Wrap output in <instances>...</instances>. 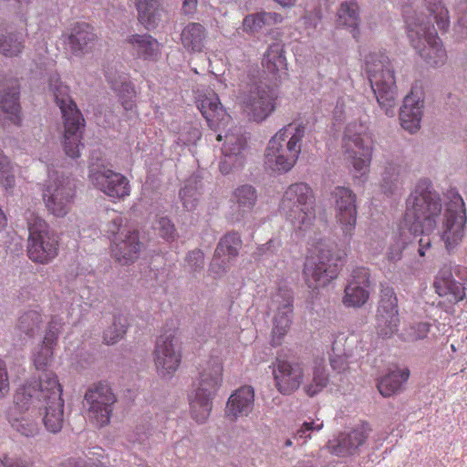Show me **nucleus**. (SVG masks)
I'll return each instance as SVG.
<instances>
[{"instance_id": "1", "label": "nucleus", "mask_w": 467, "mask_h": 467, "mask_svg": "<svg viewBox=\"0 0 467 467\" xmlns=\"http://www.w3.org/2000/svg\"><path fill=\"white\" fill-rule=\"evenodd\" d=\"M15 403L19 409L37 410L43 413L47 431L58 433L64 424V400L62 386L55 373L46 372L40 382L25 384L15 394Z\"/></svg>"}, {"instance_id": "2", "label": "nucleus", "mask_w": 467, "mask_h": 467, "mask_svg": "<svg viewBox=\"0 0 467 467\" xmlns=\"http://www.w3.org/2000/svg\"><path fill=\"white\" fill-rule=\"evenodd\" d=\"M441 211V194L429 179H420L407 200V212L400 228H408L410 234L432 232L437 227Z\"/></svg>"}, {"instance_id": "3", "label": "nucleus", "mask_w": 467, "mask_h": 467, "mask_svg": "<svg viewBox=\"0 0 467 467\" xmlns=\"http://www.w3.org/2000/svg\"><path fill=\"white\" fill-rule=\"evenodd\" d=\"M48 90L59 108L64 123V150L65 153L76 159L79 157V150L84 147L81 143L85 128V119L77 103L70 95V88L61 80L57 72L48 76Z\"/></svg>"}, {"instance_id": "4", "label": "nucleus", "mask_w": 467, "mask_h": 467, "mask_svg": "<svg viewBox=\"0 0 467 467\" xmlns=\"http://www.w3.org/2000/svg\"><path fill=\"white\" fill-rule=\"evenodd\" d=\"M365 71L377 102L386 116L392 118L398 105V89L394 67L381 51L370 52L365 57Z\"/></svg>"}, {"instance_id": "5", "label": "nucleus", "mask_w": 467, "mask_h": 467, "mask_svg": "<svg viewBox=\"0 0 467 467\" xmlns=\"http://www.w3.org/2000/svg\"><path fill=\"white\" fill-rule=\"evenodd\" d=\"M306 129L304 123H289L280 129L268 141L265 151V167L281 174L288 172L298 160Z\"/></svg>"}, {"instance_id": "6", "label": "nucleus", "mask_w": 467, "mask_h": 467, "mask_svg": "<svg viewBox=\"0 0 467 467\" xmlns=\"http://www.w3.org/2000/svg\"><path fill=\"white\" fill-rule=\"evenodd\" d=\"M277 95L260 80V72L250 68L240 78L238 99L250 119L261 122L275 109Z\"/></svg>"}, {"instance_id": "7", "label": "nucleus", "mask_w": 467, "mask_h": 467, "mask_svg": "<svg viewBox=\"0 0 467 467\" xmlns=\"http://www.w3.org/2000/svg\"><path fill=\"white\" fill-rule=\"evenodd\" d=\"M410 16V9L404 10L408 37L420 57L431 67L444 64L447 55L431 19L424 22Z\"/></svg>"}, {"instance_id": "8", "label": "nucleus", "mask_w": 467, "mask_h": 467, "mask_svg": "<svg viewBox=\"0 0 467 467\" xmlns=\"http://www.w3.org/2000/svg\"><path fill=\"white\" fill-rule=\"evenodd\" d=\"M222 381L223 363L218 357H211L202 367L194 397H190L191 413L196 422L203 423L208 419Z\"/></svg>"}, {"instance_id": "9", "label": "nucleus", "mask_w": 467, "mask_h": 467, "mask_svg": "<svg viewBox=\"0 0 467 467\" xmlns=\"http://www.w3.org/2000/svg\"><path fill=\"white\" fill-rule=\"evenodd\" d=\"M317 251V254L306 257L304 265L303 274L310 288L325 286L335 279L346 255L344 251L332 243L319 244Z\"/></svg>"}, {"instance_id": "10", "label": "nucleus", "mask_w": 467, "mask_h": 467, "mask_svg": "<svg viewBox=\"0 0 467 467\" xmlns=\"http://www.w3.org/2000/svg\"><path fill=\"white\" fill-rule=\"evenodd\" d=\"M368 130L367 124L358 120L349 122L344 130L345 151L358 173L353 175L356 184L364 183L368 179L372 157V140Z\"/></svg>"}, {"instance_id": "11", "label": "nucleus", "mask_w": 467, "mask_h": 467, "mask_svg": "<svg viewBox=\"0 0 467 467\" xmlns=\"http://www.w3.org/2000/svg\"><path fill=\"white\" fill-rule=\"evenodd\" d=\"M314 204L311 187L306 182H296L285 191L280 209L295 230L306 231L315 219Z\"/></svg>"}, {"instance_id": "12", "label": "nucleus", "mask_w": 467, "mask_h": 467, "mask_svg": "<svg viewBox=\"0 0 467 467\" xmlns=\"http://www.w3.org/2000/svg\"><path fill=\"white\" fill-rule=\"evenodd\" d=\"M467 212L461 194L454 190L449 192V201L438 233L446 251L451 254L461 245L465 236Z\"/></svg>"}, {"instance_id": "13", "label": "nucleus", "mask_w": 467, "mask_h": 467, "mask_svg": "<svg viewBox=\"0 0 467 467\" xmlns=\"http://www.w3.org/2000/svg\"><path fill=\"white\" fill-rule=\"evenodd\" d=\"M28 257L39 264H47L57 255L59 237L41 218L28 222Z\"/></svg>"}, {"instance_id": "14", "label": "nucleus", "mask_w": 467, "mask_h": 467, "mask_svg": "<svg viewBox=\"0 0 467 467\" xmlns=\"http://www.w3.org/2000/svg\"><path fill=\"white\" fill-rule=\"evenodd\" d=\"M117 397L107 381L91 384L85 392L83 405L91 422L99 428L108 425Z\"/></svg>"}, {"instance_id": "15", "label": "nucleus", "mask_w": 467, "mask_h": 467, "mask_svg": "<svg viewBox=\"0 0 467 467\" xmlns=\"http://www.w3.org/2000/svg\"><path fill=\"white\" fill-rule=\"evenodd\" d=\"M269 308L275 312L272 330L273 343L278 345L292 324L294 316V292L292 289L285 285L279 286L271 296Z\"/></svg>"}, {"instance_id": "16", "label": "nucleus", "mask_w": 467, "mask_h": 467, "mask_svg": "<svg viewBox=\"0 0 467 467\" xmlns=\"http://www.w3.org/2000/svg\"><path fill=\"white\" fill-rule=\"evenodd\" d=\"M335 199L337 217L344 236V242L348 244L357 224V195L348 187L337 186L332 192Z\"/></svg>"}, {"instance_id": "17", "label": "nucleus", "mask_w": 467, "mask_h": 467, "mask_svg": "<svg viewBox=\"0 0 467 467\" xmlns=\"http://www.w3.org/2000/svg\"><path fill=\"white\" fill-rule=\"evenodd\" d=\"M400 325L398 298L392 287L386 286L380 290V299L376 316V329L379 337H391Z\"/></svg>"}, {"instance_id": "18", "label": "nucleus", "mask_w": 467, "mask_h": 467, "mask_svg": "<svg viewBox=\"0 0 467 467\" xmlns=\"http://www.w3.org/2000/svg\"><path fill=\"white\" fill-rule=\"evenodd\" d=\"M74 196L75 185L67 177H57L43 192L47 209L57 217H64L68 213Z\"/></svg>"}, {"instance_id": "19", "label": "nucleus", "mask_w": 467, "mask_h": 467, "mask_svg": "<svg viewBox=\"0 0 467 467\" xmlns=\"http://www.w3.org/2000/svg\"><path fill=\"white\" fill-rule=\"evenodd\" d=\"M243 242L236 232L225 234L219 241L213 260L210 264V271L221 277L226 274L232 265V262L239 254Z\"/></svg>"}, {"instance_id": "20", "label": "nucleus", "mask_w": 467, "mask_h": 467, "mask_svg": "<svg viewBox=\"0 0 467 467\" xmlns=\"http://www.w3.org/2000/svg\"><path fill=\"white\" fill-rule=\"evenodd\" d=\"M174 332L161 335L156 341L154 361L157 371L161 377H171L181 363V353L174 344Z\"/></svg>"}, {"instance_id": "21", "label": "nucleus", "mask_w": 467, "mask_h": 467, "mask_svg": "<svg viewBox=\"0 0 467 467\" xmlns=\"http://www.w3.org/2000/svg\"><path fill=\"white\" fill-rule=\"evenodd\" d=\"M144 249L145 244L136 229L120 233L119 236L111 241L112 256L121 265H132Z\"/></svg>"}, {"instance_id": "22", "label": "nucleus", "mask_w": 467, "mask_h": 467, "mask_svg": "<svg viewBox=\"0 0 467 467\" xmlns=\"http://www.w3.org/2000/svg\"><path fill=\"white\" fill-rule=\"evenodd\" d=\"M273 366L275 386L280 393L289 395L300 387L304 372L298 360L277 358Z\"/></svg>"}, {"instance_id": "23", "label": "nucleus", "mask_w": 467, "mask_h": 467, "mask_svg": "<svg viewBox=\"0 0 467 467\" xmlns=\"http://www.w3.org/2000/svg\"><path fill=\"white\" fill-rule=\"evenodd\" d=\"M93 186L113 200H121L130 193V181L120 172L109 169L102 174L95 173Z\"/></svg>"}, {"instance_id": "24", "label": "nucleus", "mask_w": 467, "mask_h": 467, "mask_svg": "<svg viewBox=\"0 0 467 467\" xmlns=\"http://www.w3.org/2000/svg\"><path fill=\"white\" fill-rule=\"evenodd\" d=\"M247 142L244 135L226 134L225 141L222 148L223 158L219 163L220 171L229 174L235 169H240L244 164V150Z\"/></svg>"}, {"instance_id": "25", "label": "nucleus", "mask_w": 467, "mask_h": 467, "mask_svg": "<svg viewBox=\"0 0 467 467\" xmlns=\"http://www.w3.org/2000/svg\"><path fill=\"white\" fill-rule=\"evenodd\" d=\"M97 38L91 25L86 22H76L71 25L67 44L72 55L82 57L93 49Z\"/></svg>"}, {"instance_id": "26", "label": "nucleus", "mask_w": 467, "mask_h": 467, "mask_svg": "<svg viewBox=\"0 0 467 467\" xmlns=\"http://www.w3.org/2000/svg\"><path fill=\"white\" fill-rule=\"evenodd\" d=\"M254 390L252 386L244 385L237 389L228 399L225 408L227 417L236 420L247 416L254 409Z\"/></svg>"}, {"instance_id": "27", "label": "nucleus", "mask_w": 467, "mask_h": 467, "mask_svg": "<svg viewBox=\"0 0 467 467\" xmlns=\"http://www.w3.org/2000/svg\"><path fill=\"white\" fill-rule=\"evenodd\" d=\"M370 431L369 424L363 422L352 431L340 434L337 444L333 446V453L339 457L353 454L366 441Z\"/></svg>"}, {"instance_id": "28", "label": "nucleus", "mask_w": 467, "mask_h": 467, "mask_svg": "<svg viewBox=\"0 0 467 467\" xmlns=\"http://www.w3.org/2000/svg\"><path fill=\"white\" fill-rule=\"evenodd\" d=\"M424 101L407 95L400 109V121L401 127L410 134L416 133L420 128Z\"/></svg>"}, {"instance_id": "29", "label": "nucleus", "mask_w": 467, "mask_h": 467, "mask_svg": "<svg viewBox=\"0 0 467 467\" xmlns=\"http://www.w3.org/2000/svg\"><path fill=\"white\" fill-rule=\"evenodd\" d=\"M360 8L356 0H346L339 4L337 10L336 23L338 27L346 28L355 39L360 34Z\"/></svg>"}, {"instance_id": "30", "label": "nucleus", "mask_w": 467, "mask_h": 467, "mask_svg": "<svg viewBox=\"0 0 467 467\" xmlns=\"http://www.w3.org/2000/svg\"><path fill=\"white\" fill-rule=\"evenodd\" d=\"M19 97L18 84L12 83L0 87V109L5 118L16 126L21 124Z\"/></svg>"}, {"instance_id": "31", "label": "nucleus", "mask_w": 467, "mask_h": 467, "mask_svg": "<svg viewBox=\"0 0 467 467\" xmlns=\"http://www.w3.org/2000/svg\"><path fill=\"white\" fill-rule=\"evenodd\" d=\"M436 293L440 296H449L448 301L456 304L465 297L463 285L456 281L450 271L440 273L434 281Z\"/></svg>"}, {"instance_id": "32", "label": "nucleus", "mask_w": 467, "mask_h": 467, "mask_svg": "<svg viewBox=\"0 0 467 467\" xmlns=\"http://www.w3.org/2000/svg\"><path fill=\"white\" fill-rule=\"evenodd\" d=\"M138 13V21L147 30L155 29L161 19V8L159 0H133Z\"/></svg>"}, {"instance_id": "33", "label": "nucleus", "mask_w": 467, "mask_h": 467, "mask_svg": "<svg viewBox=\"0 0 467 467\" xmlns=\"http://www.w3.org/2000/svg\"><path fill=\"white\" fill-rule=\"evenodd\" d=\"M197 108L210 126L223 119L225 110L214 91H210L197 100Z\"/></svg>"}, {"instance_id": "34", "label": "nucleus", "mask_w": 467, "mask_h": 467, "mask_svg": "<svg viewBox=\"0 0 467 467\" xmlns=\"http://www.w3.org/2000/svg\"><path fill=\"white\" fill-rule=\"evenodd\" d=\"M410 374L408 368L390 370L378 381L377 387L379 393L383 397H390L399 393L402 389L403 385L408 381Z\"/></svg>"}, {"instance_id": "35", "label": "nucleus", "mask_w": 467, "mask_h": 467, "mask_svg": "<svg viewBox=\"0 0 467 467\" xmlns=\"http://www.w3.org/2000/svg\"><path fill=\"white\" fill-rule=\"evenodd\" d=\"M202 189V178L199 173H192L184 182V186L179 192V197L185 210L192 211L197 207Z\"/></svg>"}, {"instance_id": "36", "label": "nucleus", "mask_w": 467, "mask_h": 467, "mask_svg": "<svg viewBox=\"0 0 467 467\" xmlns=\"http://www.w3.org/2000/svg\"><path fill=\"white\" fill-rule=\"evenodd\" d=\"M262 65L275 78H277L279 72L286 70V58L282 41H275L268 46Z\"/></svg>"}, {"instance_id": "37", "label": "nucleus", "mask_w": 467, "mask_h": 467, "mask_svg": "<svg viewBox=\"0 0 467 467\" xmlns=\"http://www.w3.org/2000/svg\"><path fill=\"white\" fill-rule=\"evenodd\" d=\"M283 16L275 12H257L249 14L243 20L244 31L254 35L259 33L265 26L281 23Z\"/></svg>"}, {"instance_id": "38", "label": "nucleus", "mask_w": 467, "mask_h": 467, "mask_svg": "<svg viewBox=\"0 0 467 467\" xmlns=\"http://www.w3.org/2000/svg\"><path fill=\"white\" fill-rule=\"evenodd\" d=\"M206 38L205 27L200 23H189L182 31L181 40L185 49L190 52H202Z\"/></svg>"}, {"instance_id": "39", "label": "nucleus", "mask_w": 467, "mask_h": 467, "mask_svg": "<svg viewBox=\"0 0 467 467\" xmlns=\"http://www.w3.org/2000/svg\"><path fill=\"white\" fill-rule=\"evenodd\" d=\"M35 410L30 409L26 412H11L8 416V421L11 427L21 435L26 437H34L39 431V425L33 413Z\"/></svg>"}, {"instance_id": "40", "label": "nucleus", "mask_w": 467, "mask_h": 467, "mask_svg": "<svg viewBox=\"0 0 467 467\" xmlns=\"http://www.w3.org/2000/svg\"><path fill=\"white\" fill-rule=\"evenodd\" d=\"M402 165L397 161H389L382 174L381 189L386 195L397 193L402 187Z\"/></svg>"}, {"instance_id": "41", "label": "nucleus", "mask_w": 467, "mask_h": 467, "mask_svg": "<svg viewBox=\"0 0 467 467\" xmlns=\"http://www.w3.org/2000/svg\"><path fill=\"white\" fill-rule=\"evenodd\" d=\"M128 43L136 49L139 57L145 60H155L159 53L158 41L150 35L134 34L128 37Z\"/></svg>"}, {"instance_id": "42", "label": "nucleus", "mask_w": 467, "mask_h": 467, "mask_svg": "<svg viewBox=\"0 0 467 467\" xmlns=\"http://www.w3.org/2000/svg\"><path fill=\"white\" fill-rule=\"evenodd\" d=\"M129 327V315L121 310H116L112 324L103 331V342L106 345H114L119 342L127 333Z\"/></svg>"}, {"instance_id": "43", "label": "nucleus", "mask_w": 467, "mask_h": 467, "mask_svg": "<svg viewBox=\"0 0 467 467\" xmlns=\"http://www.w3.org/2000/svg\"><path fill=\"white\" fill-rule=\"evenodd\" d=\"M258 198L256 189L250 184H243L234 192V199L238 205L239 213L242 216L250 213L256 204Z\"/></svg>"}, {"instance_id": "44", "label": "nucleus", "mask_w": 467, "mask_h": 467, "mask_svg": "<svg viewBox=\"0 0 467 467\" xmlns=\"http://www.w3.org/2000/svg\"><path fill=\"white\" fill-rule=\"evenodd\" d=\"M328 381L329 379L324 365V361L316 360L313 367L312 379L309 383L305 385V391L309 397H314L327 387Z\"/></svg>"}, {"instance_id": "45", "label": "nucleus", "mask_w": 467, "mask_h": 467, "mask_svg": "<svg viewBox=\"0 0 467 467\" xmlns=\"http://www.w3.org/2000/svg\"><path fill=\"white\" fill-rule=\"evenodd\" d=\"M24 48L23 36L17 32L0 34V52L5 57H16Z\"/></svg>"}, {"instance_id": "46", "label": "nucleus", "mask_w": 467, "mask_h": 467, "mask_svg": "<svg viewBox=\"0 0 467 467\" xmlns=\"http://www.w3.org/2000/svg\"><path fill=\"white\" fill-rule=\"evenodd\" d=\"M41 323V314L36 310H28L18 318L17 328L28 337H33L39 331Z\"/></svg>"}, {"instance_id": "47", "label": "nucleus", "mask_w": 467, "mask_h": 467, "mask_svg": "<svg viewBox=\"0 0 467 467\" xmlns=\"http://www.w3.org/2000/svg\"><path fill=\"white\" fill-rule=\"evenodd\" d=\"M368 287L348 283L345 288L343 303L346 306L358 307L363 306L368 298Z\"/></svg>"}, {"instance_id": "48", "label": "nucleus", "mask_w": 467, "mask_h": 467, "mask_svg": "<svg viewBox=\"0 0 467 467\" xmlns=\"http://www.w3.org/2000/svg\"><path fill=\"white\" fill-rule=\"evenodd\" d=\"M114 92L125 111H133L137 108V91L131 81L119 86Z\"/></svg>"}, {"instance_id": "49", "label": "nucleus", "mask_w": 467, "mask_h": 467, "mask_svg": "<svg viewBox=\"0 0 467 467\" xmlns=\"http://www.w3.org/2000/svg\"><path fill=\"white\" fill-rule=\"evenodd\" d=\"M428 10L430 15L436 20V25L441 32H445L450 25L449 12L442 5L441 0H431L429 2Z\"/></svg>"}, {"instance_id": "50", "label": "nucleus", "mask_w": 467, "mask_h": 467, "mask_svg": "<svg viewBox=\"0 0 467 467\" xmlns=\"http://www.w3.org/2000/svg\"><path fill=\"white\" fill-rule=\"evenodd\" d=\"M53 357L52 348L41 345L39 350L34 355V365L36 370L39 371L38 380L29 382L28 384H36L40 382V377L46 372L54 373L52 370L47 369V366L51 363Z\"/></svg>"}, {"instance_id": "51", "label": "nucleus", "mask_w": 467, "mask_h": 467, "mask_svg": "<svg viewBox=\"0 0 467 467\" xmlns=\"http://www.w3.org/2000/svg\"><path fill=\"white\" fill-rule=\"evenodd\" d=\"M407 228L400 227V234L395 235L392 243L390 244L386 254L387 259L389 263H396L402 258L403 250L408 245L407 238L404 235V230Z\"/></svg>"}, {"instance_id": "52", "label": "nucleus", "mask_w": 467, "mask_h": 467, "mask_svg": "<svg viewBox=\"0 0 467 467\" xmlns=\"http://www.w3.org/2000/svg\"><path fill=\"white\" fill-rule=\"evenodd\" d=\"M108 161L103 157L102 152L99 150H93L89 157L88 164V179L91 182L94 179V174H102L103 171H108Z\"/></svg>"}, {"instance_id": "53", "label": "nucleus", "mask_w": 467, "mask_h": 467, "mask_svg": "<svg viewBox=\"0 0 467 467\" xmlns=\"http://www.w3.org/2000/svg\"><path fill=\"white\" fill-rule=\"evenodd\" d=\"M323 423H316L315 421H305L302 426L294 433L293 440L296 441L298 445H303L308 439L311 438V434L314 431H318L322 429Z\"/></svg>"}, {"instance_id": "54", "label": "nucleus", "mask_w": 467, "mask_h": 467, "mask_svg": "<svg viewBox=\"0 0 467 467\" xmlns=\"http://www.w3.org/2000/svg\"><path fill=\"white\" fill-rule=\"evenodd\" d=\"M160 236L167 242H172L178 237L174 223L167 216H161L157 221Z\"/></svg>"}, {"instance_id": "55", "label": "nucleus", "mask_w": 467, "mask_h": 467, "mask_svg": "<svg viewBox=\"0 0 467 467\" xmlns=\"http://www.w3.org/2000/svg\"><path fill=\"white\" fill-rule=\"evenodd\" d=\"M185 262L190 272L201 273L204 267V254L201 249H194L187 254Z\"/></svg>"}, {"instance_id": "56", "label": "nucleus", "mask_w": 467, "mask_h": 467, "mask_svg": "<svg viewBox=\"0 0 467 467\" xmlns=\"http://www.w3.org/2000/svg\"><path fill=\"white\" fill-rule=\"evenodd\" d=\"M106 81L109 85L110 88L114 91L124 85L126 82L130 81L128 74L120 72L113 67H109L105 70Z\"/></svg>"}, {"instance_id": "57", "label": "nucleus", "mask_w": 467, "mask_h": 467, "mask_svg": "<svg viewBox=\"0 0 467 467\" xmlns=\"http://www.w3.org/2000/svg\"><path fill=\"white\" fill-rule=\"evenodd\" d=\"M202 137V132L197 127H184L182 131L180 133L178 140L183 145L195 144Z\"/></svg>"}, {"instance_id": "58", "label": "nucleus", "mask_w": 467, "mask_h": 467, "mask_svg": "<svg viewBox=\"0 0 467 467\" xmlns=\"http://www.w3.org/2000/svg\"><path fill=\"white\" fill-rule=\"evenodd\" d=\"M122 217L116 216L107 224V229L104 231L108 234V237L111 239V241L116 239L117 236H119L120 233L128 232L130 230L126 226L122 225Z\"/></svg>"}, {"instance_id": "59", "label": "nucleus", "mask_w": 467, "mask_h": 467, "mask_svg": "<svg viewBox=\"0 0 467 467\" xmlns=\"http://www.w3.org/2000/svg\"><path fill=\"white\" fill-rule=\"evenodd\" d=\"M369 271L366 267H356L352 271L351 279L348 283H355V285L368 287L369 281Z\"/></svg>"}, {"instance_id": "60", "label": "nucleus", "mask_w": 467, "mask_h": 467, "mask_svg": "<svg viewBox=\"0 0 467 467\" xmlns=\"http://www.w3.org/2000/svg\"><path fill=\"white\" fill-rule=\"evenodd\" d=\"M59 334V324L52 320L48 323L47 332L43 338L42 345L52 348L57 341V337Z\"/></svg>"}, {"instance_id": "61", "label": "nucleus", "mask_w": 467, "mask_h": 467, "mask_svg": "<svg viewBox=\"0 0 467 467\" xmlns=\"http://www.w3.org/2000/svg\"><path fill=\"white\" fill-rule=\"evenodd\" d=\"M0 183L5 192H11L16 185L14 167L0 172Z\"/></svg>"}, {"instance_id": "62", "label": "nucleus", "mask_w": 467, "mask_h": 467, "mask_svg": "<svg viewBox=\"0 0 467 467\" xmlns=\"http://www.w3.org/2000/svg\"><path fill=\"white\" fill-rule=\"evenodd\" d=\"M31 463L19 457L5 455L0 457V467H30Z\"/></svg>"}, {"instance_id": "63", "label": "nucleus", "mask_w": 467, "mask_h": 467, "mask_svg": "<svg viewBox=\"0 0 467 467\" xmlns=\"http://www.w3.org/2000/svg\"><path fill=\"white\" fill-rule=\"evenodd\" d=\"M9 378L5 362L0 359V398L5 397L9 392Z\"/></svg>"}, {"instance_id": "64", "label": "nucleus", "mask_w": 467, "mask_h": 467, "mask_svg": "<svg viewBox=\"0 0 467 467\" xmlns=\"http://www.w3.org/2000/svg\"><path fill=\"white\" fill-rule=\"evenodd\" d=\"M330 366L332 369L337 371L338 374H341L348 368L346 357L341 355L331 356Z\"/></svg>"}]
</instances>
